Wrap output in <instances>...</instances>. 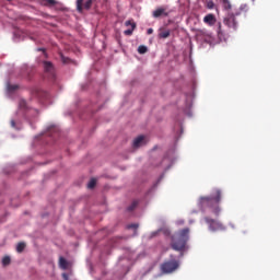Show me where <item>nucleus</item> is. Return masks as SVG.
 I'll return each mask as SVG.
<instances>
[{
	"instance_id": "f257e3e1",
	"label": "nucleus",
	"mask_w": 280,
	"mask_h": 280,
	"mask_svg": "<svg viewBox=\"0 0 280 280\" xmlns=\"http://www.w3.org/2000/svg\"><path fill=\"white\" fill-rule=\"evenodd\" d=\"M189 242V228H185L172 235L171 248L173 250L183 252Z\"/></svg>"
},
{
	"instance_id": "f03ea898",
	"label": "nucleus",
	"mask_w": 280,
	"mask_h": 280,
	"mask_svg": "<svg viewBox=\"0 0 280 280\" xmlns=\"http://www.w3.org/2000/svg\"><path fill=\"white\" fill-rule=\"evenodd\" d=\"M222 200V190L214 189V192L210 197H201L200 202L202 207H212L214 205H220Z\"/></svg>"
},
{
	"instance_id": "7ed1b4c3",
	"label": "nucleus",
	"mask_w": 280,
	"mask_h": 280,
	"mask_svg": "<svg viewBox=\"0 0 280 280\" xmlns=\"http://www.w3.org/2000/svg\"><path fill=\"white\" fill-rule=\"evenodd\" d=\"M179 266L180 264L176 259L166 260L161 265V271L163 275H171V272L178 270Z\"/></svg>"
},
{
	"instance_id": "20e7f679",
	"label": "nucleus",
	"mask_w": 280,
	"mask_h": 280,
	"mask_svg": "<svg viewBox=\"0 0 280 280\" xmlns=\"http://www.w3.org/2000/svg\"><path fill=\"white\" fill-rule=\"evenodd\" d=\"M205 222L206 224H208L210 231H224V225L214 219L206 217Z\"/></svg>"
},
{
	"instance_id": "39448f33",
	"label": "nucleus",
	"mask_w": 280,
	"mask_h": 280,
	"mask_svg": "<svg viewBox=\"0 0 280 280\" xmlns=\"http://www.w3.org/2000/svg\"><path fill=\"white\" fill-rule=\"evenodd\" d=\"M235 16H240V12L236 13H229L224 18V25H228L231 30H237V21Z\"/></svg>"
},
{
	"instance_id": "423d86ee",
	"label": "nucleus",
	"mask_w": 280,
	"mask_h": 280,
	"mask_svg": "<svg viewBox=\"0 0 280 280\" xmlns=\"http://www.w3.org/2000/svg\"><path fill=\"white\" fill-rule=\"evenodd\" d=\"M44 71L54 80L56 78V70L54 69V63L51 61H44Z\"/></svg>"
},
{
	"instance_id": "0eeeda50",
	"label": "nucleus",
	"mask_w": 280,
	"mask_h": 280,
	"mask_svg": "<svg viewBox=\"0 0 280 280\" xmlns=\"http://www.w3.org/2000/svg\"><path fill=\"white\" fill-rule=\"evenodd\" d=\"M126 27H130L129 30L124 31L125 36H132V32L137 30V23L132 20H128L125 22Z\"/></svg>"
},
{
	"instance_id": "6e6552de",
	"label": "nucleus",
	"mask_w": 280,
	"mask_h": 280,
	"mask_svg": "<svg viewBox=\"0 0 280 280\" xmlns=\"http://www.w3.org/2000/svg\"><path fill=\"white\" fill-rule=\"evenodd\" d=\"M160 16H168V13L164 8H159L155 11H153L154 19H160Z\"/></svg>"
},
{
	"instance_id": "1a4fd4ad",
	"label": "nucleus",
	"mask_w": 280,
	"mask_h": 280,
	"mask_svg": "<svg viewBox=\"0 0 280 280\" xmlns=\"http://www.w3.org/2000/svg\"><path fill=\"white\" fill-rule=\"evenodd\" d=\"M215 15L211 13L203 18V23H206L207 25H215Z\"/></svg>"
},
{
	"instance_id": "9d476101",
	"label": "nucleus",
	"mask_w": 280,
	"mask_h": 280,
	"mask_svg": "<svg viewBox=\"0 0 280 280\" xmlns=\"http://www.w3.org/2000/svg\"><path fill=\"white\" fill-rule=\"evenodd\" d=\"M198 37L202 38V40H205V43H211V34L205 32V31H200L198 33Z\"/></svg>"
},
{
	"instance_id": "9b49d317",
	"label": "nucleus",
	"mask_w": 280,
	"mask_h": 280,
	"mask_svg": "<svg viewBox=\"0 0 280 280\" xmlns=\"http://www.w3.org/2000/svg\"><path fill=\"white\" fill-rule=\"evenodd\" d=\"M145 137L139 136L133 140V148H141V145L144 143Z\"/></svg>"
},
{
	"instance_id": "f8f14e48",
	"label": "nucleus",
	"mask_w": 280,
	"mask_h": 280,
	"mask_svg": "<svg viewBox=\"0 0 280 280\" xmlns=\"http://www.w3.org/2000/svg\"><path fill=\"white\" fill-rule=\"evenodd\" d=\"M59 268H61V270H67V268H69V261L62 256L59 257Z\"/></svg>"
},
{
	"instance_id": "ddd939ff",
	"label": "nucleus",
	"mask_w": 280,
	"mask_h": 280,
	"mask_svg": "<svg viewBox=\"0 0 280 280\" xmlns=\"http://www.w3.org/2000/svg\"><path fill=\"white\" fill-rule=\"evenodd\" d=\"M171 34L170 30L160 28L159 38H170Z\"/></svg>"
},
{
	"instance_id": "4468645a",
	"label": "nucleus",
	"mask_w": 280,
	"mask_h": 280,
	"mask_svg": "<svg viewBox=\"0 0 280 280\" xmlns=\"http://www.w3.org/2000/svg\"><path fill=\"white\" fill-rule=\"evenodd\" d=\"M84 0H77V10L82 14L84 12V7H83Z\"/></svg>"
},
{
	"instance_id": "2eb2a0df",
	"label": "nucleus",
	"mask_w": 280,
	"mask_h": 280,
	"mask_svg": "<svg viewBox=\"0 0 280 280\" xmlns=\"http://www.w3.org/2000/svg\"><path fill=\"white\" fill-rule=\"evenodd\" d=\"M44 5H47L48 8H54L56 3H58L56 0H43Z\"/></svg>"
},
{
	"instance_id": "dca6fc26",
	"label": "nucleus",
	"mask_w": 280,
	"mask_h": 280,
	"mask_svg": "<svg viewBox=\"0 0 280 280\" xmlns=\"http://www.w3.org/2000/svg\"><path fill=\"white\" fill-rule=\"evenodd\" d=\"M97 185V179L92 178L88 184V189H95V186Z\"/></svg>"
},
{
	"instance_id": "f3484780",
	"label": "nucleus",
	"mask_w": 280,
	"mask_h": 280,
	"mask_svg": "<svg viewBox=\"0 0 280 280\" xmlns=\"http://www.w3.org/2000/svg\"><path fill=\"white\" fill-rule=\"evenodd\" d=\"M92 7H93V0H86L85 2H83V10H89Z\"/></svg>"
},
{
	"instance_id": "a211bd4d",
	"label": "nucleus",
	"mask_w": 280,
	"mask_h": 280,
	"mask_svg": "<svg viewBox=\"0 0 280 280\" xmlns=\"http://www.w3.org/2000/svg\"><path fill=\"white\" fill-rule=\"evenodd\" d=\"M25 246L26 245H25L24 242L19 243L18 246H16V252L18 253H23L25 250Z\"/></svg>"
},
{
	"instance_id": "6ab92c4d",
	"label": "nucleus",
	"mask_w": 280,
	"mask_h": 280,
	"mask_svg": "<svg viewBox=\"0 0 280 280\" xmlns=\"http://www.w3.org/2000/svg\"><path fill=\"white\" fill-rule=\"evenodd\" d=\"M12 259L10 258V256H4L2 258V266H10Z\"/></svg>"
},
{
	"instance_id": "aec40b11",
	"label": "nucleus",
	"mask_w": 280,
	"mask_h": 280,
	"mask_svg": "<svg viewBox=\"0 0 280 280\" xmlns=\"http://www.w3.org/2000/svg\"><path fill=\"white\" fill-rule=\"evenodd\" d=\"M7 89H8V91H10L12 93L19 89V85L8 83Z\"/></svg>"
},
{
	"instance_id": "412c9836",
	"label": "nucleus",
	"mask_w": 280,
	"mask_h": 280,
	"mask_svg": "<svg viewBox=\"0 0 280 280\" xmlns=\"http://www.w3.org/2000/svg\"><path fill=\"white\" fill-rule=\"evenodd\" d=\"M206 8H208V10H213V8H215V3H213V0H208L206 2Z\"/></svg>"
},
{
	"instance_id": "4be33fe9",
	"label": "nucleus",
	"mask_w": 280,
	"mask_h": 280,
	"mask_svg": "<svg viewBox=\"0 0 280 280\" xmlns=\"http://www.w3.org/2000/svg\"><path fill=\"white\" fill-rule=\"evenodd\" d=\"M224 10H231V2L229 0H221Z\"/></svg>"
},
{
	"instance_id": "5701e85b",
	"label": "nucleus",
	"mask_w": 280,
	"mask_h": 280,
	"mask_svg": "<svg viewBox=\"0 0 280 280\" xmlns=\"http://www.w3.org/2000/svg\"><path fill=\"white\" fill-rule=\"evenodd\" d=\"M139 205V201H132V203L128 207V211H135Z\"/></svg>"
},
{
	"instance_id": "b1692460",
	"label": "nucleus",
	"mask_w": 280,
	"mask_h": 280,
	"mask_svg": "<svg viewBox=\"0 0 280 280\" xmlns=\"http://www.w3.org/2000/svg\"><path fill=\"white\" fill-rule=\"evenodd\" d=\"M139 54H148V47L147 46H139L138 47Z\"/></svg>"
},
{
	"instance_id": "393cba45",
	"label": "nucleus",
	"mask_w": 280,
	"mask_h": 280,
	"mask_svg": "<svg viewBox=\"0 0 280 280\" xmlns=\"http://www.w3.org/2000/svg\"><path fill=\"white\" fill-rule=\"evenodd\" d=\"M20 108H27V102L25 100L20 101Z\"/></svg>"
},
{
	"instance_id": "a878e982",
	"label": "nucleus",
	"mask_w": 280,
	"mask_h": 280,
	"mask_svg": "<svg viewBox=\"0 0 280 280\" xmlns=\"http://www.w3.org/2000/svg\"><path fill=\"white\" fill-rule=\"evenodd\" d=\"M127 229H135V230L137 231V229H139V224H137V223L129 224V225L127 226Z\"/></svg>"
},
{
	"instance_id": "bb28decb",
	"label": "nucleus",
	"mask_w": 280,
	"mask_h": 280,
	"mask_svg": "<svg viewBox=\"0 0 280 280\" xmlns=\"http://www.w3.org/2000/svg\"><path fill=\"white\" fill-rule=\"evenodd\" d=\"M218 34H219V36H221V35H222V24H219V31H218Z\"/></svg>"
},
{
	"instance_id": "cd10ccee",
	"label": "nucleus",
	"mask_w": 280,
	"mask_h": 280,
	"mask_svg": "<svg viewBox=\"0 0 280 280\" xmlns=\"http://www.w3.org/2000/svg\"><path fill=\"white\" fill-rule=\"evenodd\" d=\"M10 124H11V128H16V121L11 120Z\"/></svg>"
},
{
	"instance_id": "c85d7f7f",
	"label": "nucleus",
	"mask_w": 280,
	"mask_h": 280,
	"mask_svg": "<svg viewBox=\"0 0 280 280\" xmlns=\"http://www.w3.org/2000/svg\"><path fill=\"white\" fill-rule=\"evenodd\" d=\"M147 34H154V30L153 28H148V31H147Z\"/></svg>"
},
{
	"instance_id": "c756f323",
	"label": "nucleus",
	"mask_w": 280,
	"mask_h": 280,
	"mask_svg": "<svg viewBox=\"0 0 280 280\" xmlns=\"http://www.w3.org/2000/svg\"><path fill=\"white\" fill-rule=\"evenodd\" d=\"M62 279H63V280H69V275L62 273Z\"/></svg>"
},
{
	"instance_id": "7c9ffc66",
	"label": "nucleus",
	"mask_w": 280,
	"mask_h": 280,
	"mask_svg": "<svg viewBox=\"0 0 280 280\" xmlns=\"http://www.w3.org/2000/svg\"><path fill=\"white\" fill-rule=\"evenodd\" d=\"M213 213H215V215H218V214L220 213V209H219V208H215V209L213 210Z\"/></svg>"
},
{
	"instance_id": "2f4dec72",
	"label": "nucleus",
	"mask_w": 280,
	"mask_h": 280,
	"mask_svg": "<svg viewBox=\"0 0 280 280\" xmlns=\"http://www.w3.org/2000/svg\"><path fill=\"white\" fill-rule=\"evenodd\" d=\"M246 8H248L246 4L245 5H241V10H246Z\"/></svg>"
},
{
	"instance_id": "473e14b6",
	"label": "nucleus",
	"mask_w": 280,
	"mask_h": 280,
	"mask_svg": "<svg viewBox=\"0 0 280 280\" xmlns=\"http://www.w3.org/2000/svg\"><path fill=\"white\" fill-rule=\"evenodd\" d=\"M7 1H12V0H7Z\"/></svg>"
}]
</instances>
